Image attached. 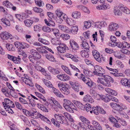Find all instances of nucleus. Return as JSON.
Returning <instances> with one entry per match:
<instances>
[{
  "label": "nucleus",
  "mask_w": 130,
  "mask_h": 130,
  "mask_svg": "<svg viewBox=\"0 0 130 130\" xmlns=\"http://www.w3.org/2000/svg\"><path fill=\"white\" fill-rule=\"evenodd\" d=\"M99 106H96V107H93L92 108V110L94 114L96 115H98L99 114L98 111H99Z\"/></svg>",
  "instance_id": "40"
},
{
  "label": "nucleus",
  "mask_w": 130,
  "mask_h": 130,
  "mask_svg": "<svg viewBox=\"0 0 130 130\" xmlns=\"http://www.w3.org/2000/svg\"><path fill=\"white\" fill-rule=\"evenodd\" d=\"M5 101V105L4 102H3V103L4 105V107H13L14 106V104L13 102L8 98L5 99H4Z\"/></svg>",
  "instance_id": "7"
},
{
  "label": "nucleus",
  "mask_w": 130,
  "mask_h": 130,
  "mask_svg": "<svg viewBox=\"0 0 130 130\" xmlns=\"http://www.w3.org/2000/svg\"><path fill=\"white\" fill-rule=\"evenodd\" d=\"M119 123H120L122 125L125 126L127 125V123L126 121L122 119H120V120L119 121Z\"/></svg>",
  "instance_id": "63"
},
{
  "label": "nucleus",
  "mask_w": 130,
  "mask_h": 130,
  "mask_svg": "<svg viewBox=\"0 0 130 130\" xmlns=\"http://www.w3.org/2000/svg\"><path fill=\"white\" fill-rule=\"evenodd\" d=\"M63 101V105L65 108L72 103L69 100L67 99H64Z\"/></svg>",
  "instance_id": "29"
},
{
  "label": "nucleus",
  "mask_w": 130,
  "mask_h": 130,
  "mask_svg": "<svg viewBox=\"0 0 130 130\" xmlns=\"http://www.w3.org/2000/svg\"><path fill=\"white\" fill-rule=\"evenodd\" d=\"M117 70L116 71L113 72H110V74H112L113 76L116 77L121 76H122V74L117 72Z\"/></svg>",
  "instance_id": "54"
},
{
  "label": "nucleus",
  "mask_w": 130,
  "mask_h": 130,
  "mask_svg": "<svg viewBox=\"0 0 130 130\" xmlns=\"http://www.w3.org/2000/svg\"><path fill=\"white\" fill-rule=\"evenodd\" d=\"M70 42L71 46L73 49L76 50L78 48V46L77 44L73 40H70Z\"/></svg>",
  "instance_id": "19"
},
{
  "label": "nucleus",
  "mask_w": 130,
  "mask_h": 130,
  "mask_svg": "<svg viewBox=\"0 0 130 130\" xmlns=\"http://www.w3.org/2000/svg\"><path fill=\"white\" fill-rule=\"evenodd\" d=\"M53 91L54 94L60 98H64V96L62 95L59 91L54 87H53Z\"/></svg>",
  "instance_id": "25"
},
{
  "label": "nucleus",
  "mask_w": 130,
  "mask_h": 130,
  "mask_svg": "<svg viewBox=\"0 0 130 130\" xmlns=\"http://www.w3.org/2000/svg\"><path fill=\"white\" fill-rule=\"evenodd\" d=\"M38 40L39 42L45 45H47L48 44V41L44 39L39 38L38 39Z\"/></svg>",
  "instance_id": "52"
},
{
  "label": "nucleus",
  "mask_w": 130,
  "mask_h": 130,
  "mask_svg": "<svg viewBox=\"0 0 130 130\" xmlns=\"http://www.w3.org/2000/svg\"><path fill=\"white\" fill-rule=\"evenodd\" d=\"M44 21L45 23L48 26H50L51 25L52 26H55V23L52 19H48V20L45 19Z\"/></svg>",
  "instance_id": "21"
},
{
  "label": "nucleus",
  "mask_w": 130,
  "mask_h": 130,
  "mask_svg": "<svg viewBox=\"0 0 130 130\" xmlns=\"http://www.w3.org/2000/svg\"><path fill=\"white\" fill-rule=\"evenodd\" d=\"M65 109L67 111L72 113L74 112V110H77V108L73 103L69 105Z\"/></svg>",
  "instance_id": "11"
},
{
  "label": "nucleus",
  "mask_w": 130,
  "mask_h": 130,
  "mask_svg": "<svg viewBox=\"0 0 130 130\" xmlns=\"http://www.w3.org/2000/svg\"><path fill=\"white\" fill-rule=\"evenodd\" d=\"M1 21L6 25L10 26V24L9 21L6 18H2L1 19Z\"/></svg>",
  "instance_id": "39"
},
{
  "label": "nucleus",
  "mask_w": 130,
  "mask_h": 130,
  "mask_svg": "<svg viewBox=\"0 0 130 130\" xmlns=\"http://www.w3.org/2000/svg\"><path fill=\"white\" fill-rule=\"evenodd\" d=\"M5 47L9 51H13L14 50V46L12 44L7 43L6 44Z\"/></svg>",
  "instance_id": "33"
},
{
  "label": "nucleus",
  "mask_w": 130,
  "mask_h": 130,
  "mask_svg": "<svg viewBox=\"0 0 130 130\" xmlns=\"http://www.w3.org/2000/svg\"><path fill=\"white\" fill-rule=\"evenodd\" d=\"M23 113L27 116H30L31 112H30L28 111L25 109H22Z\"/></svg>",
  "instance_id": "59"
},
{
  "label": "nucleus",
  "mask_w": 130,
  "mask_h": 130,
  "mask_svg": "<svg viewBox=\"0 0 130 130\" xmlns=\"http://www.w3.org/2000/svg\"><path fill=\"white\" fill-rule=\"evenodd\" d=\"M91 26V23L89 21H85L84 23V26L86 28H88Z\"/></svg>",
  "instance_id": "58"
},
{
  "label": "nucleus",
  "mask_w": 130,
  "mask_h": 130,
  "mask_svg": "<svg viewBox=\"0 0 130 130\" xmlns=\"http://www.w3.org/2000/svg\"><path fill=\"white\" fill-rule=\"evenodd\" d=\"M36 50L40 53H46L47 51L43 49V47L42 45L40 47H39L36 48Z\"/></svg>",
  "instance_id": "42"
},
{
  "label": "nucleus",
  "mask_w": 130,
  "mask_h": 130,
  "mask_svg": "<svg viewBox=\"0 0 130 130\" xmlns=\"http://www.w3.org/2000/svg\"><path fill=\"white\" fill-rule=\"evenodd\" d=\"M53 31L54 36L57 38H59L61 37L60 34L59 32V30L56 28H52L51 32Z\"/></svg>",
  "instance_id": "18"
},
{
  "label": "nucleus",
  "mask_w": 130,
  "mask_h": 130,
  "mask_svg": "<svg viewBox=\"0 0 130 130\" xmlns=\"http://www.w3.org/2000/svg\"><path fill=\"white\" fill-rule=\"evenodd\" d=\"M66 46L64 44H61L57 47V49L58 51L60 53H64L66 52Z\"/></svg>",
  "instance_id": "9"
},
{
  "label": "nucleus",
  "mask_w": 130,
  "mask_h": 130,
  "mask_svg": "<svg viewBox=\"0 0 130 130\" xmlns=\"http://www.w3.org/2000/svg\"><path fill=\"white\" fill-rule=\"evenodd\" d=\"M43 81L45 85L47 87H52V85L51 82L45 79L43 80Z\"/></svg>",
  "instance_id": "43"
},
{
  "label": "nucleus",
  "mask_w": 130,
  "mask_h": 130,
  "mask_svg": "<svg viewBox=\"0 0 130 130\" xmlns=\"http://www.w3.org/2000/svg\"><path fill=\"white\" fill-rule=\"evenodd\" d=\"M61 67L64 71L70 75H72L74 74H72L70 69L67 67L64 66H61Z\"/></svg>",
  "instance_id": "30"
},
{
  "label": "nucleus",
  "mask_w": 130,
  "mask_h": 130,
  "mask_svg": "<svg viewBox=\"0 0 130 130\" xmlns=\"http://www.w3.org/2000/svg\"><path fill=\"white\" fill-rule=\"evenodd\" d=\"M30 53L31 54V55L34 56L38 59H40L41 57V55L35 50H31L30 51Z\"/></svg>",
  "instance_id": "17"
},
{
  "label": "nucleus",
  "mask_w": 130,
  "mask_h": 130,
  "mask_svg": "<svg viewBox=\"0 0 130 130\" xmlns=\"http://www.w3.org/2000/svg\"><path fill=\"white\" fill-rule=\"evenodd\" d=\"M3 5L9 8H11L12 7V5L7 1H4L3 3Z\"/></svg>",
  "instance_id": "35"
},
{
  "label": "nucleus",
  "mask_w": 130,
  "mask_h": 130,
  "mask_svg": "<svg viewBox=\"0 0 130 130\" xmlns=\"http://www.w3.org/2000/svg\"><path fill=\"white\" fill-rule=\"evenodd\" d=\"M25 25L27 27H30L33 23V21L31 20L27 19L24 21Z\"/></svg>",
  "instance_id": "31"
},
{
  "label": "nucleus",
  "mask_w": 130,
  "mask_h": 130,
  "mask_svg": "<svg viewBox=\"0 0 130 130\" xmlns=\"http://www.w3.org/2000/svg\"><path fill=\"white\" fill-rule=\"evenodd\" d=\"M122 42H119L118 43H111V46L112 47H114L117 46L121 48H123Z\"/></svg>",
  "instance_id": "41"
},
{
  "label": "nucleus",
  "mask_w": 130,
  "mask_h": 130,
  "mask_svg": "<svg viewBox=\"0 0 130 130\" xmlns=\"http://www.w3.org/2000/svg\"><path fill=\"white\" fill-rule=\"evenodd\" d=\"M14 45L15 46L18 48L23 49L25 48V46L22 43L19 42H15Z\"/></svg>",
  "instance_id": "27"
},
{
  "label": "nucleus",
  "mask_w": 130,
  "mask_h": 130,
  "mask_svg": "<svg viewBox=\"0 0 130 130\" xmlns=\"http://www.w3.org/2000/svg\"><path fill=\"white\" fill-rule=\"evenodd\" d=\"M85 110L88 112L91 109V106L89 104L87 103L85 105Z\"/></svg>",
  "instance_id": "55"
},
{
  "label": "nucleus",
  "mask_w": 130,
  "mask_h": 130,
  "mask_svg": "<svg viewBox=\"0 0 130 130\" xmlns=\"http://www.w3.org/2000/svg\"><path fill=\"white\" fill-rule=\"evenodd\" d=\"M48 70L50 72L54 74H58L60 73L59 72L58 70L55 69L51 66L48 67Z\"/></svg>",
  "instance_id": "20"
},
{
  "label": "nucleus",
  "mask_w": 130,
  "mask_h": 130,
  "mask_svg": "<svg viewBox=\"0 0 130 130\" xmlns=\"http://www.w3.org/2000/svg\"><path fill=\"white\" fill-rule=\"evenodd\" d=\"M80 53L82 56L83 57L87 58L89 57V53L87 52L85 50H82Z\"/></svg>",
  "instance_id": "38"
},
{
  "label": "nucleus",
  "mask_w": 130,
  "mask_h": 130,
  "mask_svg": "<svg viewBox=\"0 0 130 130\" xmlns=\"http://www.w3.org/2000/svg\"><path fill=\"white\" fill-rule=\"evenodd\" d=\"M53 44L56 45H60L61 44V42L60 41L57 39H53L51 41Z\"/></svg>",
  "instance_id": "46"
},
{
  "label": "nucleus",
  "mask_w": 130,
  "mask_h": 130,
  "mask_svg": "<svg viewBox=\"0 0 130 130\" xmlns=\"http://www.w3.org/2000/svg\"><path fill=\"white\" fill-rule=\"evenodd\" d=\"M28 58L29 60L31 61L32 63L36 64L37 65V60L38 59V58H36L34 56L32 55H30L28 57Z\"/></svg>",
  "instance_id": "24"
},
{
  "label": "nucleus",
  "mask_w": 130,
  "mask_h": 130,
  "mask_svg": "<svg viewBox=\"0 0 130 130\" xmlns=\"http://www.w3.org/2000/svg\"><path fill=\"white\" fill-rule=\"evenodd\" d=\"M35 3L39 7L43 6L44 4L43 2L41 0H35Z\"/></svg>",
  "instance_id": "45"
},
{
  "label": "nucleus",
  "mask_w": 130,
  "mask_h": 130,
  "mask_svg": "<svg viewBox=\"0 0 130 130\" xmlns=\"http://www.w3.org/2000/svg\"><path fill=\"white\" fill-rule=\"evenodd\" d=\"M67 18V15L64 13H63L58 19V20H59L60 21L58 22L59 23H61L63 20H65Z\"/></svg>",
  "instance_id": "32"
},
{
  "label": "nucleus",
  "mask_w": 130,
  "mask_h": 130,
  "mask_svg": "<svg viewBox=\"0 0 130 130\" xmlns=\"http://www.w3.org/2000/svg\"><path fill=\"white\" fill-rule=\"evenodd\" d=\"M110 105L113 109L119 111H121L124 109L127 108L126 107L124 106L123 105H120L116 103H110Z\"/></svg>",
  "instance_id": "5"
},
{
  "label": "nucleus",
  "mask_w": 130,
  "mask_h": 130,
  "mask_svg": "<svg viewBox=\"0 0 130 130\" xmlns=\"http://www.w3.org/2000/svg\"><path fill=\"white\" fill-rule=\"evenodd\" d=\"M36 86L37 89L39 90L40 92L43 93H45V92L44 89L40 85L36 84Z\"/></svg>",
  "instance_id": "47"
},
{
  "label": "nucleus",
  "mask_w": 130,
  "mask_h": 130,
  "mask_svg": "<svg viewBox=\"0 0 130 130\" xmlns=\"http://www.w3.org/2000/svg\"><path fill=\"white\" fill-rule=\"evenodd\" d=\"M41 119L43 120L44 121L49 124H50L51 123L50 120L43 115L42 116V117H41Z\"/></svg>",
  "instance_id": "53"
},
{
  "label": "nucleus",
  "mask_w": 130,
  "mask_h": 130,
  "mask_svg": "<svg viewBox=\"0 0 130 130\" xmlns=\"http://www.w3.org/2000/svg\"><path fill=\"white\" fill-rule=\"evenodd\" d=\"M21 60V59L19 58V56L18 57V58H16L15 57L13 61L15 63L19 64L20 63Z\"/></svg>",
  "instance_id": "57"
},
{
  "label": "nucleus",
  "mask_w": 130,
  "mask_h": 130,
  "mask_svg": "<svg viewBox=\"0 0 130 130\" xmlns=\"http://www.w3.org/2000/svg\"><path fill=\"white\" fill-rule=\"evenodd\" d=\"M79 119L82 122L84 123L87 124L90 123L89 121L87 119L83 116H80L79 117Z\"/></svg>",
  "instance_id": "44"
},
{
  "label": "nucleus",
  "mask_w": 130,
  "mask_h": 130,
  "mask_svg": "<svg viewBox=\"0 0 130 130\" xmlns=\"http://www.w3.org/2000/svg\"><path fill=\"white\" fill-rule=\"evenodd\" d=\"M58 27L60 29L64 32H65L66 29L67 28V27L62 25H59Z\"/></svg>",
  "instance_id": "61"
},
{
  "label": "nucleus",
  "mask_w": 130,
  "mask_h": 130,
  "mask_svg": "<svg viewBox=\"0 0 130 130\" xmlns=\"http://www.w3.org/2000/svg\"><path fill=\"white\" fill-rule=\"evenodd\" d=\"M2 91L4 94L6 96L8 97L9 96V94H11V91H10L9 92V89L7 88H4L1 89Z\"/></svg>",
  "instance_id": "23"
},
{
  "label": "nucleus",
  "mask_w": 130,
  "mask_h": 130,
  "mask_svg": "<svg viewBox=\"0 0 130 130\" xmlns=\"http://www.w3.org/2000/svg\"><path fill=\"white\" fill-rule=\"evenodd\" d=\"M128 82V80L125 78H122L120 80V83L121 84L125 86H127Z\"/></svg>",
  "instance_id": "34"
},
{
  "label": "nucleus",
  "mask_w": 130,
  "mask_h": 130,
  "mask_svg": "<svg viewBox=\"0 0 130 130\" xmlns=\"http://www.w3.org/2000/svg\"><path fill=\"white\" fill-rule=\"evenodd\" d=\"M118 27V26L117 24L112 22L109 24L108 29L111 31H115Z\"/></svg>",
  "instance_id": "10"
},
{
  "label": "nucleus",
  "mask_w": 130,
  "mask_h": 130,
  "mask_svg": "<svg viewBox=\"0 0 130 130\" xmlns=\"http://www.w3.org/2000/svg\"><path fill=\"white\" fill-rule=\"evenodd\" d=\"M96 9L98 10H105L107 9H109L110 8L109 6L108 5H105L104 4L99 5L96 7Z\"/></svg>",
  "instance_id": "26"
},
{
  "label": "nucleus",
  "mask_w": 130,
  "mask_h": 130,
  "mask_svg": "<svg viewBox=\"0 0 130 130\" xmlns=\"http://www.w3.org/2000/svg\"><path fill=\"white\" fill-rule=\"evenodd\" d=\"M83 100L86 102L92 103L94 102V100L90 95H87L85 96L83 98Z\"/></svg>",
  "instance_id": "15"
},
{
  "label": "nucleus",
  "mask_w": 130,
  "mask_h": 130,
  "mask_svg": "<svg viewBox=\"0 0 130 130\" xmlns=\"http://www.w3.org/2000/svg\"><path fill=\"white\" fill-rule=\"evenodd\" d=\"M78 28L77 26H75L72 27V33L73 34H76L78 31Z\"/></svg>",
  "instance_id": "51"
},
{
  "label": "nucleus",
  "mask_w": 130,
  "mask_h": 130,
  "mask_svg": "<svg viewBox=\"0 0 130 130\" xmlns=\"http://www.w3.org/2000/svg\"><path fill=\"white\" fill-rule=\"evenodd\" d=\"M58 86L60 90L64 94L68 95L70 93L69 89L63 84L59 83Z\"/></svg>",
  "instance_id": "6"
},
{
  "label": "nucleus",
  "mask_w": 130,
  "mask_h": 130,
  "mask_svg": "<svg viewBox=\"0 0 130 130\" xmlns=\"http://www.w3.org/2000/svg\"><path fill=\"white\" fill-rule=\"evenodd\" d=\"M65 20L66 23L68 25L71 26L73 24V21L72 19L67 18Z\"/></svg>",
  "instance_id": "56"
},
{
  "label": "nucleus",
  "mask_w": 130,
  "mask_h": 130,
  "mask_svg": "<svg viewBox=\"0 0 130 130\" xmlns=\"http://www.w3.org/2000/svg\"><path fill=\"white\" fill-rule=\"evenodd\" d=\"M79 78L81 79L87 85L90 87H91L93 85H95V87L96 86L95 84L93 83L91 80L88 77H86L82 74H81L80 77H78Z\"/></svg>",
  "instance_id": "4"
},
{
  "label": "nucleus",
  "mask_w": 130,
  "mask_h": 130,
  "mask_svg": "<svg viewBox=\"0 0 130 130\" xmlns=\"http://www.w3.org/2000/svg\"><path fill=\"white\" fill-rule=\"evenodd\" d=\"M84 74L87 76H90L91 75V72L87 70H84L83 71Z\"/></svg>",
  "instance_id": "64"
},
{
  "label": "nucleus",
  "mask_w": 130,
  "mask_h": 130,
  "mask_svg": "<svg viewBox=\"0 0 130 130\" xmlns=\"http://www.w3.org/2000/svg\"><path fill=\"white\" fill-rule=\"evenodd\" d=\"M82 43L80 45L81 47H82L84 49L86 50H88L89 48V46L86 41L82 42Z\"/></svg>",
  "instance_id": "36"
},
{
  "label": "nucleus",
  "mask_w": 130,
  "mask_h": 130,
  "mask_svg": "<svg viewBox=\"0 0 130 130\" xmlns=\"http://www.w3.org/2000/svg\"><path fill=\"white\" fill-rule=\"evenodd\" d=\"M45 56L46 58L50 61H54L55 58L52 55L47 54L45 55Z\"/></svg>",
  "instance_id": "48"
},
{
  "label": "nucleus",
  "mask_w": 130,
  "mask_h": 130,
  "mask_svg": "<svg viewBox=\"0 0 130 130\" xmlns=\"http://www.w3.org/2000/svg\"><path fill=\"white\" fill-rule=\"evenodd\" d=\"M92 124L94 125L95 128L99 130H102V128L100 124L97 122L93 120L92 121Z\"/></svg>",
  "instance_id": "28"
},
{
  "label": "nucleus",
  "mask_w": 130,
  "mask_h": 130,
  "mask_svg": "<svg viewBox=\"0 0 130 130\" xmlns=\"http://www.w3.org/2000/svg\"><path fill=\"white\" fill-rule=\"evenodd\" d=\"M52 29L50 28L49 27L46 26H43L42 28V30L44 32H51Z\"/></svg>",
  "instance_id": "50"
},
{
  "label": "nucleus",
  "mask_w": 130,
  "mask_h": 130,
  "mask_svg": "<svg viewBox=\"0 0 130 130\" xmlns=\"http://www.w3.org/2000/svg\"><path fill=\"white\" fill-rule=\"evenodd\" d=\"M61 37L64 40H67L70 38V37L69 35L67 34H61Z\"/></svg>",
  "instance_id": "49"
},
{
  "label": "nucleus",
  "mask_w": 130,
  "mask_h": 130,
  "mask_svg": "<svg viewBox=\"0 0 130 130\" xmlns=\"http://www.w3.org/2000/svg\"><path fill=\"white\" fill-rule=\"evenodd\" d=\"M54 117L55 120L54 118L51 119V122L55 125L58 127H60V124H66L68 125L69 123L68 122L67 120L64 116L60 114H55Z\"/></svg>",
  "instance_id": "1"
},
{
  "label": "nucleus",
  "mask_w": 130,
  "mask_h": 130,
  "mask_svg": "<svg viewBox=\"0 0 130 130\" xmlns=\"http://www.w3.org/2000/svg\"><path fill=\"white\" fill-rule=\"evenodd\" d=\"M42 115L36 110L31 112L30 116H33V117L35 118H40L41 119Z\"/></svg>",
  "instance_id": "16"
},
{
  "label": "nucleus",
  "mask_w": 130,
  "mask_h": 130,
  "mask_svg": "<svg viewBox=\"0 0 130 130\" xmlns=\"http://www.w3.org/2000/svg\"><path fill=\"white\" fill-rule=\"evenodd\" d=\"M104 78H99L97 80V82L98 83H100L106 87H110L111 86L110 82L108 81L110 76L107 75H104L103 76Z\"/></svg>",
  "instance_id": "2"
},
{
  "label": "nucleus",
  "mask_w": 130,
  "mask_h": 130,
  "mask_svg": "<svg viewBox=\"0 0 130 130\" xmlns=\"http://www.w3.org/2000/svg\"><path fill=\"white\" fill-rule=\"evenodd\" d=\"M11 35L7 32H4L0 35L1 38L3 39H7L8 38H11Z\"/></svg>",
  "instance_id": "13"
},
{
  "label": "nucleus",
  "mask_w": 130,
  "mask_h": 130,
  "mask_svg": "<svg viewBox=\"0 0 130 130\" xmlns=\"http://www.w3.org/2000/svg\"><path fill=\"white\" fill-rule=\"evenodd\" d=\"M57 77L58 79L63 81H68L70 79L69 76L65 74L59 75L57 76Z\"/></svg>",
  "instance_id": "12"
},
{
  "label": "nucleus",
  "mask_w": 130,
  "mask_h": 130,
  "mask_svg": "<svg viewBox=\"0 0 130 130\" xmlns=\"http://www.w3.org/2000/svg\"><path fill=\"white\" fill-rule=\"evenodd\" d=\"M94 70L93 73L97 76L103 77L105 73V70L99 66H95L94 67Z\"/></svg>",
  "instance_id": "3"
},
{
  "label": "nucleus",
  "mask_w": 130,
  "mask_h": 130,
  "mask_svg": "<svg viewBox=\"0 0 130 130\" xmlns=\"http://www.w3.org/2000/svg\"><path fill=\"white\" fill-rule=\"evenodd\" d=\"M109 120L112 123H114L115 122H118V121L116 119L111 116L108 118Z\"/></svg>",
  "instance_id": "60"
},
{
  "label": "nucleus",
  "mask_w": 130,
  "mask_h": 130,
  "mask_svg": "<svg viewBox=\"0 0 130 130\" xmlns=\"http://www.w3.org/2000/svg\"><path fill=\"white\" fill-rule=\"evenodd\" d=\"M73 102L79 108L84 110H85V105H83L80 102L76 101H73Z\"/></svg>",
  "instance_id": "14"
},
{
  "label": "nucleus",
  "mask_w": 130,
  "mask_h": 130,
  "mask_svg": "<svg viewBox=\"0 0 130 130\" xmlns=\"http://www.w3.org/2000/svg\"><path fill=\"white\" fill-rule=\"evenodd\" d=\"M33 10L37 13H40L42 11V10L41 8L36 7L33 8Z\"/></svg>",
  "instance_id": "62"
},
{
  "label": "nucleus",
  "mask_w": 130,
  "mask_h": 130,
  "mask_svg": "<svg viewBox=\"0 0 130 130\" xmlns=\"http://www.w3.org/2000/svg\"><path fill=\"white\" fill-rule=\"evenodd\" d=\"M80 13L78 11H75L73 12L72 14V16L74 18L77 19L80 17Z\"/></svg>",
  "instance_id": "37"
},
{
  "label": "nucleus",
  "mask_w": 130,
  "mask_h": 130,
  "mask_svg": "<svg viewBox=\"0 0 130 130\" xmlns=\"http://www.w3.org/2000/svg\"><path fill=\"white\" fill-rule=\"evenodd\" d=\"M92 53L95 59L98 62H100L101 61V59L99 52L97 50H93Z\"/></svg>",
  "instance_id": "8"
},
{
  "label": "nucleus",
  "mask_w": 130,
  "mask_h": 130,
  "mask_svg": "<svg viewBox=\"0 0 130 130\" xmlns=\"http://www.w3.org/2000/svg\"><path fill=\"white\" fill-rule=\"evenodd\" d=\"M38 107L39 108L44 112H48V109L49 108V107H47V108L44 105H41L40 104H38Z\"/></svg>",
  "instance_id": "22"
}]
</instances>
